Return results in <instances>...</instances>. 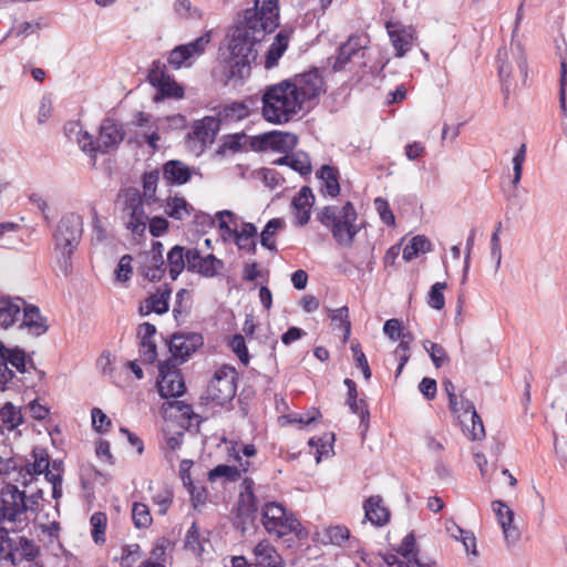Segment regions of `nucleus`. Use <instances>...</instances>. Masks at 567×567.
I'll use <instances>...</instances> for the list:
<instances>
[{"instance_id": "f257e3e1", "label": "nucleus", "mask_w": 567, "mask_h": 567, "mask_svg": "<svg viewBox=\"0 0 567 567\" xmlns=\"http://www.w3.org/2000/svg\"><path fill=\"white\" fill-rule=\"evenodd\" d=\"M278 25V1L255 0L254 8L246 10L244 21L229 35L228 54L224 59L226 83H241L250 75L251 63L257 59V43Z\"/></svg>"}, {"instance_id": "f03ea898", "label": "nucleus", "mask_w": 567, "mask_h": 567, "mask_svg": "<svg viewBox=\"0 0 567 567\" xmlns=\"http://www.w3.org/2000/svg\"><path fill=\"white\" fill-rule=\"evenodd\" d=\"M261 101L264 118L278 125L293 121L305 107L289 80L267 86Z\"/></svg>"}, {"instance_id": "7ed1b4c3", "label": "nucleus", "mask_w": 567, "mask_h": 567, "mask_svg": "<svg viewBox=\"0 0 567 567\" xmlns=\"http://www.w3.org/2000/svg\"><path fill=\"white\" fill-rule=\"evenodd\" d=\"M318 220L331 230L334 240L344 247L353 244L360 228L357 226V212L352 203L342 206L330 205L323 207L317 215Z\"/></svg>"}, {"instance_id": "20e7f679", "label": "nucleus", "mask_w": 567, "mask_h": 567, "mask_svg": "<svg viewBox=\"0 0 567 567\" xmlns=\"http://www.w3.org/2000/svg\"><path fill=\"white\" fill-rule=\"evenodd\" d=\"M83 234V218L71 213L61 218L53 234L55 250L60 252L61 268L68 274L71 271V258L81 241Z\"/></svg>"}, {"instance_id": "39448f33", "label": "nucleus", "mask_w": 567, "mask_h": 567, "mask_svg": "<svg viewBox=\"0 0 567 567\" xmlns=\"http://www.w3.org/2000/svg\"><path fill=\"white\" fill-rule=\"evenodd\" d=\"M261 524L269 535L278 538L293 534L298 539L307 536L298 518L277 502H268L261 508Z\"/></svg>"}, {"instance_id": "423d86ee", "label": "nucleus", "mask_w": 567, "mask_h": 567, "mask_svg": "<svg viewBox=\"0 0 567 567\" xmlns=\"http://www.w3.org/2000/svg\"><path fill=\"white\" fill-rule=\"evenodd\" d=\"M0 502V523H13L18 529L28 525L30 518L25 491H20L17 485L7 484L1 489Z\"/></svg>"}, {"instance_id": "0eeeda50", "label": "nucleus", "mask_w": 567, "mask_h": 567, "mask_svg": "<svg viewBox=\"0 0 567 567\" xmlns=\"http://www.w3.org/2000/svg\"><path fill=\"white\" fill-rule=\"evenodd\" d=\"M148 83L156 90L154 102L165 99L181 100L184 97V87L168 72L167 64L161 60H154L147 72Z\"/></svg>"}, {"instance_id": "6e6552de", "label": "nucleus", "mask_w": 567, "mask_h": 567, "mask_svg": "<svg viewBox=\"0 0 567 567\" xmlns=\"http://www.w3.org/2000/svg\"><path fill=\"white\" fill-rule=\"evenodd\" d=\"M395 554L380 556L388 567H436V563L419 556L416 539L413 533L408 534L394 549Z\"/></svg>"}, {"instance_id": "1a4fd4ad", "label": "nucleus", "mask_w": 567, "mask_h": 567, "mask_svg": "<svg viewBox=\"0 0 567 567\" xmlns=\"http://www.w3.org/2000/svg\"><path fill=\"white\" fill-rule=\"evenodd\" d=\"M237 372L234 368L223 365L217 369L206 389V399L224 405L233 400L236 394Z\"/></svg>"}, {"instance_id": "9d476101", "label": "nucleus", "mask_w": 567, "mask_h": 567, "mask_svg": "<svg viewBox=\"0 0 567 567\" xmlns=\"http://www.w3.org/2000/svg\"><path fill=\"white\" fill-rule=\"evenodd\" d=\"M210 40V31H208L188 43L176 45L167 54V65L173 70L192 68L205 53Z\"/></svg>"}, {"instance_id": "9b49d317", "label": "nucleus", "mask_w": 567, "mask_h": 567, "mask_svg": "<svg viewBox=\"0 0 567 567\" xmlns=\"http://www.w3.org/2000/svg\"><path fill=\"white\" fill-rule=\"evenodd\" d=\"M123 218L126 228L137 236L145 233L150 217L144 210L141 195L136 190L126 194L125 206L123 208Z\"/></svg>"}, {"instance_id": "f8f14e48", "label": "nucleus", "mask_w": 567, "mask_h": 567, "mask_svg": "<svg viewBox=\"0 0 567 567\" xmlns=\"http://www.w3.org/2000/svg\"><path fill=\"white\" fill-rule=\"evenodd\" d=\"M369 43L370 38L365 33L351 35L348 41L339 48L337 59L332 65L333 71H342L348 63L354 62L355 60L364 64L362 60Z\"/></svg>"}, {"instance_id": "ddd939ff", "label": "nucleus", "mask_w": 567, "mask_h": 567, "mask_svg": "<svg viewBox=\"0 0 567 567\" xmlns=\"http://www.w3.org/2000/svg\"><path fill=\"white\" fill-rule=\"evenodd\" d=\"M289 82L303 106L323 92V79L317 69L297 74Z\"/></svg>"}, {"instance_id": "4468645a", "label": "nucleus", "mask_w": 567, "mask_h": 567, "mask_svg": "<svg viewBox=\"0 0 567 567\" xmlns=\"http://www.w3.org/2000/svg\"><path fill=\"white\" fill-rule=\"evenodd\" d=\"M176 362L164 361L159 364L158 392L163 398H177L185 392V383Z\"/></svg>"}, {"instance_id": "2eb2a0df", "label": "nucleus", "mask_w": 567, "mask_h": 567, "mask_svg": "<svg viewBox=\"0 0 567 567\" xmlns=\"http://www.w3.org/2000/svg\"><path fill=\"white\" fill-rule=\"evenodd\" d=\"M496 60L498 63V74L501 81L503 82V91L507 96L511 89V76L514 69V64L518 68L520 73L526 76L527 74V65L526 60L523 56V53L518 49L516 52H508L505 48L499 49L496 55Z\"/></svg>"}, {"instance_id": "dca6fc26", "label": "nucleus", "mask_w": 567, "mask_h": 567, "mask_svg": "<svg viewBox=\"0 0 567 567\" xmlns=\"http://www.w3.org/2000/svg\"><path fill=\"white\" fill-rule=\"evenodd\" d=\"M186 262L188 271L199 274L204 277H215L224 268L223 260L212 254L202 256L197 248L187 249Z\"/></svg>"}, {"instance_id": "f3484780", "label": "nucleus", "mask_w": 567, "mask_h": 567, "mask_svg": "<svg viewBox=\"0 0 567 567\" xmlns=\"http://www.w3.org/2000/svg\"><path fill=\"white\" fill-rule=\"evenodd\" d=\"M202 343L203 338L197 333L174 334L168 344L172 354L168 361L176 365L183 363Z\"/></svg>"}, {"instance_id": "a211bd4d", "label": "nucleus", "mask_w": 567, "mask_h": 567, "mask_svg": "<svg viewBox=\"0 0 567 567\" xmlns=\"http://www.w3.org/2000/svg\"><path fill=\"white\" fill-rule=\"evenodd\" d=\"M0 361L21 374L30 373L32 370L38 372L33 360L28 357L23 349L7 347L2 341H0ZM39 373L43 374L40 371Z\"/></svg>"}, {"instance_id": "6ab92c4d", "label": "nucleus", "mask_w": 567, "mask_h": 567, "mask_svg": "<svg viewBox=\"0 0 567 567\" xmlns=\"http://www.w3.org/2000/svg\"><path fill=\"white\" fill-rule=\"evenodd\" d=\"M124 136L125 132L122 125L113 120L106 118L101 124L95 150H99V153L102 154L107 153L109 151L117 147L124 140Z\"/></svg>"}, {"instance_id": "aec40b11", "label": "nucleus", "mask_w": 567, "mask_h": 567, "mask_svg": "<svg viewBox=\"0 0 567 567\" xmlns=\"http://www.w3.org/2000/svg\"><path fill=\"white\" fill-rule=\"evenodd\" d=\"M391 43L396 51V56L402 58L411 50L414 41V30L396 22L388 21L385 24Z\"/></svg>"}, {"instance_id": "412c9836", "label": "nucleus", "mask_w": 567, "mask_h": 567, "mask_svg": "<svg viewBox=\"0 0 567 567\" xmlns=\"http://www.w3.org/2000/svg\"><path fill=\"white\" fill-rule=\"evenodd\" d=\"M16 468L29 470V472L38 480L41 475H44L47 480V473H53L50 471V456L44 449L34 447L30 454V458L24 461L16 460Z\"/></svg>"}, {"instance_id": "4be33fe9", "label": "nucleus", "mask_w": 567, "mask_h": 567, "mask_svg": "<svg viewBox=\"0 0 567 567\" xmlns=\"http://www.w3.org/2000/svg\"><path fill=\"white\" fill-rule=\"evenodd\" d=\"M315 204V195L308 186H302L291 202V207L296 223L300 226L306 225L310 219V212Z\"/></svg>"}, {"instance_id": "5701e85b", "label": "nucleus", "mask_w": 567, "mask_h": 567, "mask_svg": "<svg viewBox=\"0 0 567 567\" xmlns=\"http://www.w3.org/2000/svg\"><path fill=\"white\" fill-rule=\"evenodd\" d=\"M492 508L503 529L505 540L507 543H515L519 538V532L515 526H513V511L502 501H494L492 503Z\"/></svg>"}, {"instance_id": "b1692460", "label": "nucleus", "mask_w": 567, "mask_h": 567, "mask_svg": "<svg viewBox=\"0 0 567 567\" xmlns=\"http://www.w3.org/2000/svg\"><path fill=\"white\" fill-rule=\"evenodd\" d=\"M260 143L265 150L288 152L297 145L298 138L292 133L272 131L261 135Z\"/></svg>"}, {"instance_id": "393cba45", "label": "nucleus", "mask_w": 567, "mask_h": 567, "mask_svg": "<svg viewBox=\"0 0 567 567\" xmlns=\"http://www.w3.org/2000/svg\"><path fill=\"white\" fill-rule=\"evenodd\" d=\"M252 554L256 559L255 567H286L282 557L267 539L259 542L254 547Z\"/></svg>"}, {"instance_id": "a878e982", "label": "nucleus", "mask_w": 567, "mask_h": 567, "mask_svg": "<svg viewBox=\"0 0 567 567\" xmlns=\"http://www.w3.org/2000/svg\"><path fill=\"white\" fill-rule=\"evenodd\" d=\"M155 334L156 328L150 322H144L137 328L140 352L143 359L148 363H153L157 358L156 344L153 340Z\"/></svg>"}, {"instance_id": "bb28decb", "label": "nucleus", "mask_w": 567, "mask_h": 567, "mask_svg": "<svg viewBox=\"0 0 567 567\" xmlns=\"http://www.w3.org/2000/svg\"><path fill=\"white\" fill-rule=\"evenodd\" d=\"M219 128L220 123L218 118L214 116H205L204 118L195 122L190 136L205 146L214 143Z\"/></svg>"}, {"instance_id": "cd10ccee", "label": "nucleus", "mask_w": 567, "mask_h": 567, "mask_svg": "<svg viewBox=\"0 0 567 567\" xmlns=\"http://www.w3.org/2000/svg\"><path fill=\"white\" fill-rule=\"evenodd\" d=\"M164 178L171 184H185L192 177V169L182 161H168L163 166Z\"/></svg>"}, {"instance_id": "c85d7f7f", "label": "nucleus", "mask_w": 567, "mask_h": 567, "mask_svg": "<svg viewBox=\"0 0 567 567\" xmlns=\"http://www.w3.org/2000/svg\"><path fill=\"white\" fill-rule=\"evenodd\" d=\"M254 482L250 478H245L243 482V492L239 495L238 502V516L249 518L257 512V501L252 492Z\"/></svg>"}, {"instance_id": "c756f323", "label": "nucleus", "mask_w": 567, "mask_h": 567, "mask_svg": "<svg viewBox=\"0 0 567 567\" xmlns=\"http://www.w3.org/2000/svg\"><path fill=\"white\" fill-rule=\"evenodd\" d=\"M256 237L257 227L251 223H244L240 229L236 228V230L233 231V238L238 248L251 254L256 252Z\"/></svg>"}, {"instance_id": "7c9ffc66", "label": "nucleus", "mask_w": 567, "mask_h": 567, "mask_svg": "<svg viewBox=\"0 0 567 567\" xmlns=\"http://www.w3.org/2000/svg\"><path fill=\"white\" fill-rule=\"evenodd\" d=\"M365 518L372 524L382 526L388 523L390 513L382 504L380 496H371L364 503Z\"/></svg>"}, {"instance_id": "2f4dec72", "label": "nucleus", "mask_w": 567, "mask_h": 567, "mask_svg": "<svg viewBox=\"0 0 567 567\" xmlns=\"http://www.w3.org/2000/svg\"><path fill=\"white\" fill-rule=\"evenodd\" d=\"M23 306L24 301L21 298L7 299L0 297V324L4 328L12 326Z\"/></svg>"}, {"instance_id": "473e14b6", "label": "nucleus", "mask_w": 567, "mask_h": 567, "mask_svg": "<svg viewBox=\"0 0 567 567\" xmlns=\"http://www.w3.org/2000/svg\"><path fill=\"white\" fill-rule=\"evenodd\" d=\"M463 408L466 409V411H472L467 419H464V423H461L464 427L463 430L467 432V435L473 441L482 440L485 437V429L474 404L472 402H463Z\"/></svg>"}, {"instance_id": "72a5a7b5", "label": "nucleus", "mask_w": 567, "mask_h": 567, "mask_svg": "<svg viewBox=\"0 0 567 567\" xmlns=\"http://www.w3.org/2000/svg\"><path fill=\"white\" fill-rule=\"evenodd\" d=\"M236 460L239 462V466L241 467L240 470L236 466L219 464L209 472V480L214 482L218 478L224 477L228 482H235L238 478H240L241 472L248 471L249 462L243 463L241 457L239 456L238 453L236 455Z\"/></svg>"}, {"instance_id": "f704fd0d", "label": "nucleus", "mask_w": 567, "mask_h": 567, "mask_svg": "<svg viewBox=\"0 0 567 567\" xmlns=\"http://www.w3.org/2000/svg\"><path fill=\"white\" fill-rule=\"evenodd\" d=\"M22 324L37 336L43 334L48 330L45 319L41 316L39 308L25 303Z\"/></svg>"}, {"instance_id": "c9c22d12", "label": "nucleus", "mask_w": 567, "mask_h": 567, "mask_svg": "<svg viewBox=\"0 0 567 567\" xmlns=\"http://www.w3.org/2000/svg\"><path fill=\"white\" fill-rule=\"evenodd\" d=\"M186 255L187 250L179 245L167 252V269L172 280H176L183 270L187 269Z\"/></svg>"}, {"instance_id": "e433bc0d", "label": "nucleus", "mask_w": 567, "mask_h": 567, "mask_svg": "<svg viewBox=\"0 0 567 567\" xmlns=\"http://www.w3.org/2000/svg\"><path fill=\"white\" fill-rule=\"evenodd\" d=\"M172 290L167 287H161L157 291L151 295L145 300V315L151 312H155L157 315H163L168 310V300L171 297Z\"/></svg>"}, {"instance_id": "4c0bfd02", "label": "nucleus", "mask_w": 567, "mask_h": 567, "mask_svg": "<svg viewBox=\"0 0 567 567\" xmlns=\"http://www.w3.org/2000/svg\"><path fill=\"white\" fill-rule=\"evenodd\" d=\"M166 271L164 259L146 255L145 262L140 267L138 272L147 280L159 281Z\"/></svg>"}, {"instance_id": "58836bf2", "label": "nucleus", "mask_w": 567, "mask_h": 567, "mask_svg": "<svg viewBox=\"0 0 567 567\" xmlns=\"http://www.w3.org/2000/svg\"><path fill=\"white\" fill-rule=\"evenodd\" d=\"M118 560L121 567H143L146 564L138 544L124 545Z\"/></svg>"}, {"instance_id": "ea45409f", "label": "nucleus", "mask_w": 567, "mask_h": 567, "mask_svg": "<svg viewBox=\"0 0 567 567\" xmlns=\"http://www.w3.org/2000/svg\"><path fill=\"white\" fill-rule=\"evenodd\" d=\"M338 175V171L329 165L322 166L317 173L323 183L322 192L331 197H336L340 193Z\"/></svg>"}, {"instance_id": "a19ab883", "label": "nucleus", "mask_w": 567, "mask_h": 567, "mask_svg": "<svg viewBox=\"0 0 567 567\" xmlns=\"http://www.w3.org/2000/svg\"><path fill=\"white\" fill-rule=\"evenodd\" d=\"M285 226H286L285 220L281 218L270 219L266 224L265 228L262 229V231L260 234L261 246L270 251H276L277 246L274 240V237L279 230H282L285 228Z\"/></svg>"}, {"instance_id": "79ce46f5", "label": "nucleus", "mask_w": 567, "mask_h": 567, "mask_svg": "<svg viewBox=\"0 0 567 567\" xmlns=\"http://www.w3.org/2000/svg\"><path fill=\"white\" fill-rule=\"evenodd\" d=\"M288 47V38L284 35L282 33H278L275 38V41L268 49L265 66L266 69L274 68L278 60L281 58L284 52L287 50Z\"/></svg>"}, {"instance_id": "37998d69", "label": "nucleus", "mask_w": 567, "mask_h": 567, "mask_svg": "<svg viewBox=\"0 0 567 567\" xmlns=\"http://www.w3.org/2000/svg\"><path fill=\"white\" fill-rule=\"evenodd\" d=\"M192 206L182 197H173L167 200L165 212L174 219L184 220L190 216Z\"/></svg>"}, {"instance_id": "c03bdc74", "label": "nucleus", "mask_w": 567, "mask_h": 567, "mask_svg": "<svg viewBox=\"0 0 567 567\" xmlns=\"http://www.w3.org/2000/svg\"><path fill=\"white\" fill-rule=\"evenodd\" d=\"M159 181L158 171L145 172L143 175L142 203L152 204L156 202V188Z\"/></svg>"}, {"instance_id": "a18cd8bd", "label": "nucleus", "mask_w": 567, "mask_h": 567, "mask_svg": "<svg viewBox=\"0 0 567 567\" xmlns=\"http://www.w3.org/2000/svg\"><path fill=\"white\" fill-rule=\"evenodd\" d=\"M18 544L16 538H11L4 528H0V557L3 556L13 565H17L20 559L17 557Z\"/></svg>"}, {"instance_id": "49530a36", "label": "nucleus", "mask_w": 567, "mask_h": 567, "mask_svg": "<svg viewBox=\"0 0 567 567\" xmlns=\"http://www.w3.org/2000/svg\"><path fill=\"white\" fill-rule=\"evenodd\" d=\"M431 248L430 240L424 236H414L411 241L404 247L402 257L405 261H411L420 252H426Z\"/></svg>"}, {"instance_id": "de8ad7c7", "label": "nucleus", "mask_w": 567, "mask_h": 567, "mask_svg": "<svg viewBox=\"0 0 567 567\" xmlns=\"http://www.w3.org/2000/svg\"><path fill=\"white\" fill-rule=\"evenodd\" d=\"M329 318L336 327L343 331V342H347L351 333L348 307L343 306L338 309L329 310Z\"/></svg>"}, {"instance_id": "09e8293b", "label": "nucleus", "mask_w": 567, "mask_h": 567, "mask_svg": "<svg viewBox=\"0 0 567 567\" xmlns=\"http://www.w3.org/2000/svg\"><path fill=\"white\" fill-rule=\"evenodd\" d=\"M0 420L8 430H14L22 423V414L12 403L7 402L0 410Z\"/></svg>"}, {"instance_id": "8fccbe9b", "label": "nucleus", "mask_w": 567, "mask_h": 567, "mask_svg": "<svg viewBox=\"0 0 567 567\" xmlns=\"http://www.w3.org/2000/svg\"><path fill=\"white\" fill-rule=\"evenodd\" d=\"M90 524L92 526L91 535L93 540L96 544H104L107 525L106 514L102 512H95L90 518Z\"/></svg>"}, {"instance_id": "3c124183", "label": "nucleus", "mask_w": 567, "mask_h": 567, "mask_svg": "<svg viewBox=\"0 0 567 567\" xmlns=\"http://www.w3.org/2000/svg\"><path fill=\"white\" fill-rule=\"evenodd\" d=\"M132 519L136 528L150 527L153 518L148 506L144 503L135 502L132 506Z\"/></svg>"}, {"instance_id": "603ef678", "label": "nucleus", "mask_w": 567, "mask_h": 567, "mask_svg": "<svg viewBox=\"0 0 567 567\" xmlns=\"http://www.w3.org/2000/svg\"><path fill=\"white\" fill-rule=\"evenodd\" d=\"M185 549L192 551L195 556H200L204 551V540L200 538L195 523L192 524L186 534Z\"/></svg>"}, {"instance_id": "864d4df0", "label": "nucleus", "mask_w": 567, "mask_h": 567, "mask_svg": "<svg viewBox=\"0 0 567 567\" xmlns=\"http://www.w3.org/2000/svg\"><path fill=\"white\" fill-rule=\"evenodd\" d=\"M423 348L429 353L435 368H441L444 363L449 361V355L441 344H437L430 340H425L423 342Z\"/></svg>"}, {"instance_id": "5fc2aeb1", "label": "nucleus", "mask_w": 567, "mask_h": 567, "mask_svg": "<svg viewBox=\"0 0 567 567\" xmlns=\"http://www.w3.org/2000/svg\"><path fill=\"white\" fill-rule=\"evenodd\" d=\"M446 282H435L427 293V305L435 310H442L445 306L443 291L446 289Z\"/></svg>"}, {"instance_id": "6e6d98bb", "label": "nucleus", "mask_w": 567, "mask_h": 567, "mask_svg": "<svg viewBox=\"0 0 567 567\" xmlns=\"http://www.w3.org/2000/svg\"><path fill=\"white\" fill-rule=\"evenodd\" d=\"M221 115L227 121H240L249 115V109L244 103L233 102L224 106Z\"/></svg>"}, {"instance_id": "4d7b16f0", "label": "nucleus", "mask_w": 567, "mask_h": 567, "mask_svg": "<svg viewBox=\"0 0 567 567\" xmlns=\"http://www.w3.org/2000/svg\"><path fill=\"white\" fill-rule=\"evenodd\" d=\"M190 308V293L187 289H181L176 293L173 315L176 320L186 316Z\"/></svg>"}, {"instance_id": "13d9d810", "label": "nucleus", "mask_w": 567, "mask_h": 567, "mask_svg": "<svg viewBox=\"0 0 567 567\" xmlns=\"http://www.w3.org/2000/svg\"><path fill=\"white\" fill-rule=\"evenodd\" d=\"M358 393L357 389H352V391L348 392L347 403L352 413L358 414L361 419V422H365L369 419V411L363 400L358 402L357 400Z\"/></svg>"}, {"instance_id": "bf43d9fd", "label": "nucleus", "mask_w": 567, "mask_h": 567, "mask_svg": "<svg viewBox=\"0 0 567 567\" xmlns=\"http://www.w3.org/2000/svg\"><path fill=\"white\" fill-rule=\"evenodd\" d=\"M324 537L333 545H341L350 537V530L348 527L341 525L329 526L324 530Z\"/></svg>"}, {"instance_id": "052dcab7", "label": "nucleus", "mask_w": 567, "mask_h": 567, "mask_svg": "<svg viewBox=\"0 0 567 567\" xmlns=\"http://www.w3.org/2000/svg\"><path fill=\"white\" fill-rule=\"evenodd\" d=\"M289 165L293 171L301 175H307L311 172V162L307 154L297 153L289 155Z\"/></svg>"}, {"instance_id": "680f3d73", "label": "nucleus", "mask_w": 567, "mask_h": 567, "mask_svg": "<svg viewBox=\"0 0 567 567\" xmlns=\"http://www.w3.org/2000/svg\"><path fill=\"white\" fill-rule=\"evenodd\" d=\"M153 502L158 506V514L165 515L173 503L172 489L163 487L153 496Z\"/></svg>"}, {"instance_id": "e2e57ef3", "label": "nucleus", "mask_w": 567, "mask_h": 567, "mask_svg": "<svg viewBox=\"0 0 567 567\" xmlns=\"http://www.w3.org/2000/svg\"><path fill=\"white\" fill-rule=\"evenodd\" d=\"M219 228L224 230L229 237H233V231L237 228V217L230 210H223L217 214Z\"/></svg>"}, {"instance_id": "0e129e2a", "label": "nucleus", "mask_w": 567, "mask_h": 567, "mask_svg": "<svg viewBox=\"0 0 567 567\" xmlns=\"http://www.w3.org/2000/svg\"><path fill=\"white\" fill-rule=\"evenodd\" d=\"M16 540L18 544L17 557L20 559L18 564L21 563L22 559L32 560L37 555L34 545L24 537H17Z\"/></svg>"}, {"instance_id": "69168bd1", "label": "nucleus", "mask_w": 567, "mask_h": 567, "mask_svg": "<svg viewBox=\"0 0 567 567\" xmlns=\"http://www.w3.org/2000/svg\"><path fill=\"white\" fill-rule=\"evenodd\" d=\"M231 350L236 353V355L239 358V360L244 364H248L249 362V354L246 347L245 338L241 334H235L230 342Z\"/></svg>"}, {"instance_id": "338daca9", "label": "nucleus", "mask_w": 567, "mask_h": 567, "mask_svg": "<svg viewBox=\"0 0 567 567\" xmlns=\"http://www.w3.org/2000/svg\"><path fill=\"white\" fill-rule=\"evenodd\" d=\"M132 257L130 255H124L121 257L117 267L115 269L116 280L120 282H125L130 280L131 275L133 272L132 269Z\"/></svg>"}, {"instance_id": "774afa93", "label": "nucleus", "mask_w": 567, "mask_h": 567, "mask_svg": "<svg viewBox=\"0 0 567 567\" xmlns=\"http://www.w3.org/2000/svg\"><path fill=\"white\" fill-rule=\"evenodd\" d=\"M526 158V145L522 144L517 153L515 154L513 158V171H514V177H513V185L517 186L520 182L522 174H523V164Z\"/></svg>"}]
</instances>
